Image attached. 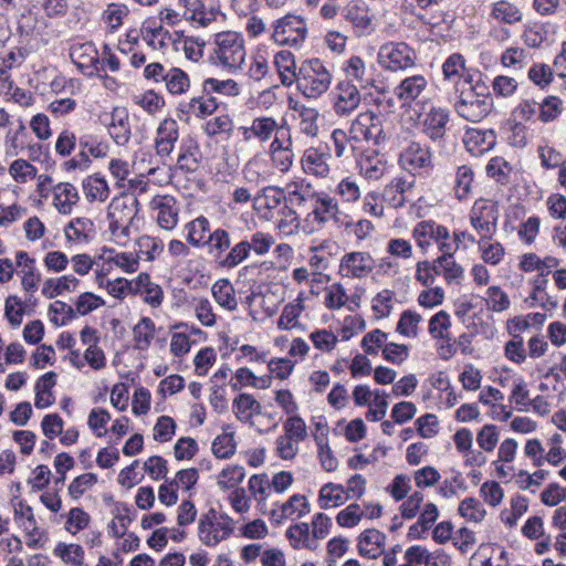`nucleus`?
<instances>
[{"instance_id": "f257e3e1", "label": "nucleus", "mask_w": 566, "mask_h": 566, "mask_svg": "<svg viewBox=\"0 0 566 566\" xmlns=\"http://www.w3.org/2000/svg\"><path fill=\"white\" fill-rule=\"evenodd\" d=\"M247 51L243 36L234 31L216 34L209 60L212 65L227 73H237L242 69Z\"/></svg>"}, {"instance_id": "f03ea898", "label": "nucleus", "mask_w": 566, "mask_h": 566, "mask_svg": "<svg viewBox=\"0 0 566 566\" xmlns=\"http://www.w3.org/2000/svg\"><path fill=\"white\" fill-rule=\"evenodd\" d=\"M139 211V201L134 195L123 193L114 197L108 205V229L117 242H125Z\"/></svg>"}, {"instance_id": "7ed1b4c3", "label": "nucleus", "mask_w": 566, "mask_h": 566, "mask_svg": "<svg viewBox=\"0 0 566 566\" xmlns=\"http://www.w3.org/2000/svg\"><path fill=\"white\" fill-rule=\"evenodd\" d=\"M332 71L319 59L304 61L297 72L296 85L302 95L308 99H317L331 87Z\"/></svg>"}, {"instance_id": "20e7f679", "label": "nucleus", "mask_w": 566, "mask_h": 566, "mask_svg": "<svg viewBox=\"0 0 566 566\" xmlns=\"http://www.w3.org/2000/svg\"><path fill=\"white\" fill-rule=\"evenodd\" d=\"M311 211L304 218L303 230L305 233L321 231L327 222L349 226V222L342 220L338 202L326 192H317L312 200Z\"/></svg>"}, {"instance_id": "39448f33", "label": "nucleus", "mask_w": 566, "mask_h": 566, "mask_svg": "<svg viewBox=\"0 0 566 566\" xmlns=\"http://www.w3.org/2000/svg\"><path fill=\"white\" fill-rule=\"evenodd\" d=\"M453 104L455 113L463 119L479 123L485 118L493 108V98L490 94L479 93L475 88H461Z\"/></svg>"}, {"instance_id": "423d86ee", "label": "nucleus", "mask_w": 566, "mask_h": 566, "mask_svg": "<svg viewBox=\"0 0 566 566\" xmlns=\"http://www.w3.org/2000/svg\"><path fill=\"white\" fill-rule=\"evenodd\" d=\"M234 522L227 514L210 509L201 514L198 523L199 539L206 546H216L227 539L233 532Z\"/></svg>"}, {"instance_id": "0eeeda50", "label": "nucleus", "mask_w": 566, "mask_h": 566, "mask_svg": "<svg viewBox=\"0 0 566 566\" xmlns=\"http://www.w3.org/2000/svg\"><path fill=\"white\" fill-rule=\"evenodd\" d=\"M417 54L406 42H387L377 53L379 66L388 72H403L416 65Z\"/></svg>"}, {"instance_id": "6e6552de", "label": "nucleus", "mask_w": 566, "mask_h": 566, "mask_svg": "<svg viewBox=\"0 0 566 566\" xmlns=\"http://www.w3.org/2000/svg\"><path fill=\"white\" fill-rule=\"evenodd\" d=\"M412 238L423 251H427L432 243L437 244L441 254L450 250H458V243L451 240L448 228L433 220H423L417 223L412 229Z\"/></svg>"}, {"instance_id": "1a4fd4ad", "label": "nucleus", "mask_w": 566, "mask_h": 566, "mask_svg": "<svg viewBox=\"0 0 566 566\" xmlns=\"http://www.w3.org/2000/svg\"><path fill=\"white\" fill-rule=\"evenodd\" d=\"M400 167L415 176H428L434 167L431 147L420 142L411 140L400 151Z\"/></svg>"}, {"instance_id": "9d476101", "label": "nucleus", "mask_w": 566, "mask_h": 566, "mask_svg": "<svg viewBox=\"0 0 566 566\" xmlns=\"http://www.w3.org/2000/svg\"><path fill=\"white\" fill-rule=\"evenodd\" d=\"M469 219L480 239L491 241L497 230L499 208L495 202L480 198L474 201Z\"/></svg>"}, {"instance_id": "9b49d317", "label": "nucleus", "mask_w": 566, "mask_h": 566, "mask_svg": "<svg viewBox=\"0 0 566 566\" xmlns=\"http://www.w3.org/2000/svg\"><path fill=\"white\" fill-rule=\"evenodd\" d=\"M272 40L279 45L300 46L307 35V27L303 18L286 14L272 24Z\"/></svg>"}, {"instance_id": "f8f14e48", "label": "nucleus", "mask_w": 566, "mask_h": 566, "mask_svg": "<svg viewBox=\"0 0 566 566\" xmlns=\"http://www.w3.org/2000/svg\"><path fill=\"white\" fill-rule=\"evenodd\" d=\"M348 129L358 145L363 142H371L375 145H379L386 139L381 118L373 111L359 113L350 123Z\"/></svg>"}, {"instance_id": "ddd939ff", "label": "nucleus", "mask_w": 566, "mask_h": 566, "mask_svg": "<svg viewBox=\"0 0 566 566\" xmlns=\"http://www.w3.org/2000/svg\"><path fill=\"white\" fill-rule=\"evenodd\" d=\"M332 108L336 116L348 117L360 105L361 95L349 80L339 81L331 92Z\"/></svg>"}, {"instance_id": "4468645a", "label": "nucleus", "mask_w": 566, "mask_h": 566, "mask_svg": "<svg viewBox=\"0 0 566 566\" xmlns=\"http://www.w3.org/2000/svg\"><path fill=\"white\" fill-rule=\"evenodd\" d=\"M375 263L367 251L346 252L339 260L338 274L344 279L361 280L373 273Z\"/></svg>"}, {"instance_id": "2eb2a0df", "label": "nucleus", "mask_w": 566, "mask_h": 566, "mask_svg": "<svg viewBox=\"0 0 566 566\" xmlns=\"http://www.w3.org/2000/svg\"><path fill=\"white\" fill-rule=\"evenodd\" d=\"M69 54L73 64L83 75L93 77L98 74L99 53L93 42L73 43Z\"/></svg>"}, {"instance_id": "dca6fc26", "label": "nucleus", "mask_w": 566, "mask_h": 566, "mask_svg": "<svg viewBox=\"0 0 566 566\" xmlns=\"http://www.w3.org/2000/svg\"><path fill=\"white\" fill-rule=\"evenodd\" d=\"M332 159L329 147H308L304 150L301 158V166L306 175L316 178H328L332 168L329 160Z\"/></svg>"}, {"instance_id": "f3484780", "label": "nucleus", "mask_w": 566, "mask_h": 566, "mask_svg": "<svg viewBox=\"0 0 566 566\" xmlns=\"http://www.w3.org/2000/svg\"><path fill=\"white\" fill-rule=\"evenodd\" d=\"M428 80L422 74H413L405 77L394 88L395 96L402 106H411L412 104H424L421 98L428 91Z\"/></svg>"}, {"instance_id": "a211bd4d", "label": "nucleus", "mask_w": 566, "mask_h": 566, "mask_svg": "<svg viewBox=\"0 0 566 566\" xmlns=\"http://www.w3.org/2000/svg\"><path fill=\"white\" fill-rule=\"evenodd\" d=\"M179 139V125L174 118H165L163 119L157 129L154 139V146L156 150V155L166 161V159L170 158L176 143Z\"/></svg>"}, {"instance_id": "6ab92c4d", "label": "nucleus", "mask_w": 566, "mask_h": 566, "mask_svg": "<svg viewBox=\"0 0 566 566\" xmlns=\"http://www.w3.org/2000/svg\"><path fill=\"white\" fill-rule=\"evenodd\" d=\"M254 206L263 212L266 220H273L283 207L287 206L285 191L279 187H264L258 196L254 197Z\"/></svg>"}, {"instance_id": "aec40b11", "label": "nucleus", "mask_w": 566, "mask_h": 566, "mask_svg": "<svg viewBox=\"0 0 566 566\" xmlns=\"http://www.w3.org/2000/svg\"><path fill=\"white\" fill-rule=\"evenodd\" d=\"M450 120V111L440 106H432L424 114L421 122L422 133L432 142L446 136L447 125Z\"/></svg>"}, {"instance_id": "412c9836", "label": "nucleus", "mask_w": 566, "mask_h": 566, "mask_svg": "<svg viewBox=\"0 0 566 566\" xmlns=\"http://www.w3.org/2000/svg\"><path fill=\"white\" fill-rule=\"evenodd\" d=\"M356 161L360 175L367 180H379L388 168L385 156L374 149L360 150Z\"/></svg>"}, {"instance_id": "4be33fe9", "label": "nucleus", "mask_w": 566, "mask_h": 566, "mask_svg": "<svg viewBox=\"0 0 566 566\" xmlns=\"http://www.w3.org/2000/svg\"><path fill=\"white\" fill-rule=\"evenodd\" d=\"M150 208L157 211V223L161 229L172 230L178 223L179 208L177 200L169 195L155 196Z\"/></svg>"}, {"instance_id": "5701e85b", "label": "nucleus", "mask_w": 566, "mask_h": 566, "mask_svg": "<svg viewBox=\"0 0 566 566\" xmlns=\"http://www.w3.org/2000/svg\"><path fill=\"white\" fill-rule=\"evenodd\" d=\"M325 147L331 148V154L338 159L357 158L361 146L354 139L350 132L336 128L331 133L329 143Z\"/></svg>"}, {"instance_id": "b1692460", "label": "nucleus", "mask_w": 566, "mask_h": 566, "mask_svg": "<svg viewBox=\"0 0 566 566\" xmlns=\"http://www.w3.org/2000/svg\"><path fill=\"white\" fill-rule=\"evenodd\" d=\"M108 117L106 127L111 138L118 146L127 145L132 136L128 111L125 107H114Z\"/></svg>"}, {"instance_id": "393cba45", "label": "nucleus", "mask_w": 566, "mask_h": 566, "mask_svg": "<svg viewBox=\"0 0 566 566\" xmlns=\"http://www.w3.org/2000/svg\"><path fill=\"white\" fill-rule=\"evenodd\" d=\"M463 143L472 156H482L496 144V135L492 129L470 128L465 132Z\"/></svg>"}, {"instance_id": "a878e982", "label": "nucleus", "mask_w": 566, "mask_h": 566, "mask_svg": "<svg viewBox=\"0 0 566 566\" xmlns=\"http://www.w3.org/2000/svg\"><path fill=\"white\" fill-rule=\"evenodd\" d=\"M52 205L62 214H70L80 201L77 188L71 182H59L51 187Z\"/></svg>"}, {"instance_id": "bb28decb", "label": "nucleus", "mask_w": 566, "mask_h": 566, "mask_svg": "<svg viewBox=\"0 0 566 566\" xmlns=\"http://www.w3.org/2000/svg\"><path fill=\"white\" fill-rule=\"evenodd\" d=\"M69 242L77 245L90 243L96 235V228L92 219L77 217L72 219L64 229Z\"/></svg>"}, {"instance_id": "cd10ccee", "label": "nucleus", "mask_w": 566, "mask_h": 566, "mask_svg": "<svg viewBox=\"0 0 566 566\" xmlns=\"http://www.w3.org/2000/svg\"><path fill=\"white\" fill-rule=\"evenodd\" d=\"M465 59L460 53H452L442 64L443 81L451 83L455 92H459L460 84L470 83L471 76L465 75Z\"/></svg>"}, {"instance_id": "c85d7f7f", "label": "nucleus", "mask_w": 566, "mask_h": 566, "mask_svg": "<svg viewBox=\"0 0 566 566\" xmlns=\"http://www.w3.org/2000/svg\"><path fill=\"white\" fill-rule=\"evenodd\" d=\"M132 292L140 295L151 307H159L164 300L161 286L153 282L147 273H140L133 281Z\"/></svg>"}, {"instance_id": "c756f323", "label": "nucleus", "mask_w": 566, "mask_h": 566, "mask_svg": "<svg viewBox=\"0 0 566 566\" xmlns=\"http://www.w3.org/2000/svg\"><path fill=\"white\" fill-rule=\"evenodd\" d=\"M413 186L415 180H408L405 177L394 178L384 188L382 197L390 207L401 208L410 200L408 193L412 190Z\"/></svg>"}, {"instance_id": "7c9ffc66", "label": "nucleus", "mask_w": 566, "mask_h": 566, "mask_svg": "<svg viewBox=\"0 0 566 566\" xmlns=\"http://www.w3.org/2000/svg\"><path fill=\"white\" fill-rule=\"evenodd\" d=\"M201 151L196 139L184 138L179 146L177 167L186 172H195L199 168Z\"/></svg>"}, {"instance_id": "2f4dec72", "label": "nucleus", "mask_w": 566, "mask_h": 566, "mask_svg": "<svg viewBox=\"0 0 566 566\" xmlns=\"http://www.w3.org/2000/svg\"><path fill=\"white\" fill-rule=\"evenodd\" d=\"M343 17L359 32H365L371 25V14L363 0H352L343 9Z\"/></svg>"}, {"instance_id": "473e14b6", "label": "nucleus", "mask_w": 566, "mask_h": 566, "mask_svg": "<svg viewBox=\"0 0 566 566\" xmlns=\"http://www.w3.org/2000/svg\"><path fill=\"white\" fill-rule=\"evenodd\" d=\"M84 198L90 203L105 202L111 193L106 179L98 174L85 177L82 180Z\"/></svg>"}, {"instance_id": "72a5a7b5", "label": "nucleus", "mask_w": 566, "mask_h": 566, "mask_svg": "<svg viewBox=\"0 0 566 566\" xmlns=\"http://www.w3.org/2000/svg\"><path fill=\"white\" fill-rule=\"evenodd\" d=\"M385 541L386 535L378 530L364 531L358 537L359 554L368 558H377L384 551Z\"/></svg>"}, {"instance_id": "f704fd0d", "label": "nucleus", "mask_w": 566, "mask_h": 566, "mask_svg": "<svg viewBox=\"0 0 566 566\" xmlns=\"http://www.w3.org/2000/svg\"><path fill=\"white\" fill-rule=\"evenodd\" d=\"M311 506L305 495L294 494L280 509L272 511V516L290 520H297L310 513Z\"/></svg>"}, {"instance_id": "c9c22d12", "label": "nucleus", "mask_w": 566, "mask_h": 566, "mask_svg": "<svg viewBox=\"0 0 566 566\" xmlns=\"http://www.w3.org/2000/svg\"><path fill=\"white\" fill-rule=\"evenodd\" d=\"M231 244L232 241L229 231L223 228H217L209 234L205 249L219 265V261H222V258L231 248Z\"/></svg>"}, {"instance_id": "e433bc0d", "label": "nucleus", "mask_w": 566, "mask_h": 566, "mask_svg": "<svg viewBox=\"0 0 566 566\" xmlns=\"http://www.w3.org/2000/svg\"><path fill=\"white\" fill-rule=\"evenodd\" d=\"M186 240L195 248H205L208 237L211 233L209 220L200 216L185 226Z\"/></svg>"}, {"instance_id": "4c0bfd02", "label": "nucleus", "mask_w": 566, "mask_h": 566, "mask_svg": "<svg viewBox=\"0 0 566 566\" xmlns=\"http://www.w3.org/2000/svg\"><path fill=\"white\" fill-rule=\"evenodd\" d=\"M291 108L298 114V127L301 133L307 137H316L319 133L318 111L314 107H310L297 102L291 106Z\"/></svg>"}, {"instance_id": "58836bf2", "label": "nucleus", "mask_w": 566, "mask_h": 566, "mask_svg": "<svg viewBox=\"0 0 566 566\" xmlns=\"http://www.w3.org/2000/svg\"><path fill=\"white\" fill-rule=\"evenodd\" d=\"M55 384L56 374L54 371H48L38 379L34 387V406L38 409H44L54 403L55 398L52 394V388L55 386Z\"/></svg>"}, {"instance_id": "ea45409f", "label": "nucleus", "mask_w": 566, "mask_h": 566, "mask_svg": "<svg viewBox=\"0 0 566 566\" xmlns=\"http://www.w3.org/2000/svg\"><path fill=\"white\" fill-rule=\"evenodd\" d=\"M274 65L284 86H291L296 82V63L292 52L287 50L277 52L274 56Z\"/></svg>"}, {"instance_id": "a19ab883", "label": "nucleus", "mask_w": 566, "mask_h": 566, "mask_svg": "<svg viewBox=\"0 0 566 566\" xmlns=\"http://www.w3.org/2000/svg\"><path fill=\"white\" fill-rule=\"evenodd\" d=\"M211 293L218 305L229 312L238 307V300L232 283L228 279H220L212 284Z\"/></svg>"}, {"instance_id": "79ce46f5", "label": "nucleus", "mask_w": 566, "mask_h": 566, "mask_svg": "<svg viewBox=\"0 0 566 566\" xmlns=\"http://www.w3.org/2000/svg\"><path fill=\"white\" fill-rule=\"evenodd\" d=\"M286 201L294 206H305L311 203L317 191H315L310 182L304 180L291 181L285 188Z\"/></svg>"}, {"instance_id": "37998d69", "label": "nucleus", "mask_w": 566, "mask_h": 566, "mask_svg": "<svg viewBox=\"0 0 566 566\" xmlns=\"http://www.w3.org/2000/svg\"><path fill=\"white\" fill-rule=\"evenodd\" d=\"M532 293L525 300L530 307L541 306L546 311L555 308L557 305L556 300L551 297L546 293V286L548 283L547 279L544 277H534L532 280Z\"/></svg>"}, {"instance_id": "c03bdc74", "label": "nucleus", "mask_w": 566, "mask_h": 566, "mask_svg": "<svg viewBox=\"0 0 566 566\" xmlns=\"http://www.w3.org/2000/svg\"><path fill=\"white\" fill-rule=\"evenodd\" d=\"M129 14V8L125 3L113 2L106 6L102 12V22L108 32H116Z\"/></svg>"}, {"instance_id": "a18cd8bd", "label": "nucleus", "mask_w": 566, "mask_h": 566, "mask_svg": "<svg viewBox=\"0 0 566 566\" xmlns=\"http://www.w3.org/2000/svg\"><path fill=\"white\" fill-rule=\"evenodd\" d=\"M232 410L239 421L250 422L261 412V405L252 395L241 394L233 400Z\"/></svg>"}, {"instance_id": "49530a36", "label": "nucleus", "mask_w": 566, "mask_h": 566, "mask_svg": "<svg viewBox=\"0 0 566 566\" xmlns=\"http://www.w3.org/2000/svg\"><path fill=\"white\" fill-rule=\"evenodd\" d=\"M474 181V171L468 165L459 166L454 174L453 192L454 197L459 200H465L472 192V185Z\"/></svg>"}, {"instance_id": "de8ad7c7", "label": "nucleus", "mask_w": 566, "mask_h": 566, "mask_svg": "<svg viewBox=\"0 0 566 566\" xmlns=\"http://www.w3.org/2000/svg\"><path fill=\"white\" fill-rule=\"evenodd\" d=\"M286 537L294 549L307 548L316 549L317 543L310 536V525L307 523H298L286 530Z\"/></svg>"}, {"instance_id": "09e8293b", "label": "nucleus", "mask_w": 566, "mask_h": 566, "mask_svg": "<svg viewBox=\"0 0 566 566\" xmlns=\"http://www.w3.org/2000/svg\"><path fill=\"white\" fill-rule=\"evenodd\" d=\"M350 499L342 484L327 483L319 491V506L324 510L336 507Z\"/></svg>"}, {"instance_id": "8fccbe9b", "label": "nucleus", "mask_w": 566, "mask_h": 566, "mask_svg": "<svg viewBox=\"0 0 566 566\" xmlns=\"http://www.w3.org/2000/svg\"><path fill=\"white\" fill-rule=\"evenodd\" d=\"M143 39L154 49H161L166 39L169 35L168 30L164 29L163 24L156 20H146L140 28Z\"/></svg>"}, {"instance_id": "3c124183", "label": "nucleus", "mask_w": 566, "mask_h": 566, "mask_svg": "<svg viewBox=\"0 0 566 566\" xmlns=\"http://www.w3.org/2000/svg\"><path fill=\"white\" fill-rule=\"evenodd\" d=\"M490 15L506 24H515L522 21V11L513 3L500 0L492 4Z\"/></svg>"}, {"instance_id": "603ef678", "label": "nucleus", "mask_w": 566, "mask_h": 566, "mask_svg": "<svg viewBox=\"0 0 566 566\" xmlns=\"http://www.w3.org/2000/svg\"><path fill=\"white\" fill-rule=\"evenodd\" d=\"M80 151L87 158H105L109 151V145L106 140L93 134H85L78 140Z\"/></svg>"}, {"instance_id": "864d4df0", "label": "nucleus", "mask_w": 566, "mask_h": 566, "mask_svg": "<svg viewBox=\"0 0 566 566\" xmlns=\"http://www.w3.org/2000/svg\"><path fill=\"white\" fill-rule=\"evenodd\" d=\"M457 251L458 250L447 251L436 259V263H438L439 266L441 268L442 275L446 282L449 284L453 282H459L464 275L463 268L459 263H457L453 258Z\"/></svg>"}, {"instance_id": "5fc2aeb1", "label": "nucleus", "mask_w": 566, "mask_h": 566, "mask_svg": "<svg viewBox=\"0 0 566 566\" xmlns=\"http://www.w3.org/2000/svg\"><path fill=\"white\" fill-rule=\"evenodd\" d=\"M280 233L284 237L294 235L300 229V219L295 210L285 206L273 219Z\"/></svg>"}, {"instance_id": "6e6d98bb", "label": "nucleus", "mask_w": 566, "mask_h": 566, "mask_svg": "<svg viewBox=\"0 0 566 566\" xmlns=\"http://www.w3.org/2000/svg\"><path fill=\"white\" fill-rule=\"evenodd\" d=\"M234 128L233 119L228 114L217 115L210 118L203 126V132L209 137H231Z\"/></svg>"}, {"instance_id": "4d7b16f0", "label": "nucleus", "mask_w": 566, "mask_h": 566, "mask_svg": "<svg viewBox=\"0 0 566 566\" xmlns=\"http://www.w3.org/2000/svg\"><path fill=\"white\" fill-rule=\"evenodd\" d=\"M135 347L146 350L155 336V323L149 317H143L133 328Z\"/></svg>"}, {"instance_id": "13d9d810", "label": "nucleus", "mask_w": 566, "mask_h": 566, "mask_svg": "<svg viewBox=\"0 0 566 566\" xmlns=\"http://www.w3.org/2000/svg\"><path fill=\"white\" fill-rule=\"evenodd\" d=\"M13 520L23 532L36 531L38 522L33 509L24 501L20 500L13 503Z\"/></svg>"}, {"instance_id": "bf43d9fd", "label": "nucleus", "mask_w": 566, "mask_h": 566, "mask_svg": "<svg viewBox=\"0 0 566 566\" xmlns=\"http://www.w3.org/2000/svg\"><path fill=\"white\" fill-rule=\"evenodd\" d=\"M53 553L70 566H86L84 563L85 552L81 545L59 543Z\"/></svg>"}, {"instance_id": "052dcab7", "label": "nucleus", "mask_w": 566, "mask_h": 566, "mask_svg": "<svg viewBox=\"0 0 566 566\" xmlns=\"http://www.w3.org/2000/svg\"><path fill=\"white\" fill-rule=\"evenodd\" d=\"M167 91L172 95L185 94L190 87L188 74L179 67H170L165 78Z\"/></svg>"}, {"instance_id": "680f3d73", "label": "nucleus", "mask_w": 566, "mask_h": 566, "mask_svg": "<svg viewBox=\"0 0 566 566\" xmlns=\"http://www.w3.org/2000/svg\"><path fill=\"white\" fill-rule=\"evenodd\" d=\"M249 256V244L244 239L234 245L231 244V248L227 251L226 255L222 258V261H219V266L231 270L240 265Z\"/></svg>"}, {"instance_id": "e2e57ef3", "label": "nucleus", "mask_w": 566, "mask_h": 566, "mask_svg": "<svg viewBox=\"0 0 566 566\" xmlns=\"http://www.w3.org/2000/svg\"><path fill=\"white\" fill-rule=\"evenodd\" d=\"M133 103L149 115H155L165 107L164 97L154 90H148L144 93L134 95Z\"/></svg>"}, {"instance_id": "0e129e2a", "label": "nucleus", "mask_w": 566, "mask_h": 566, "mask_svg": "<svg viewBox=\"0 0 566 566\" xmlns=\"http://www.w3.org/2000/svg\"><path fill=\"white\" fill-rule=\"evenodd\" d=\"M191 308L201 325L206 327H212L216 325L217 315L213 312L211 302L207 297H192Z\"/></svg>"}, {"instance_id": "69168bd1", "label": "nucleus", "mask_w": 566, "mask_h": 566, "mask_svg": "<svg viewBox=\"0 0 566 566\" xmlns=\"http://www.w3.org/2000/svg\"><path fill=\"white\" fill-rule=\"evenodd\" d=\"M346 80L357 82L361 88H366L370 84V80L366 77V65L360 56H352L344 66Z\"/></svg>"}, {"instance_id": "338daca9", "label": "nucleus", "mask_w": 566, "mask_h": 566, "mask_svg": "<svg viewBox=\"0 0 566 566\" xmlns=\"http://www.w3.org/2000/svg\"><path fill=\"white\" fill-rule=\"evenodd\" d=\"M202 87L208 94L217 93L224 96H238L240 94V86L232 78L218 80L209 77L203 81Z\"/></svg>"}, {"instance_id": "774afa93", "label": "nucleus", "mask_w": 566, "mask_h": 566, "mask_svg": "<svg viewBox=\"0 0 566 566\" xmlns=\"http://www.w3.org/2000/svg\"><path fill=\"white\" fill-rule=\"evenodd\" d=\"M252 122L255 129V139L262 144L269 142L284 126L270 116L255 117Z\"/></svg>"}]
</instances>
